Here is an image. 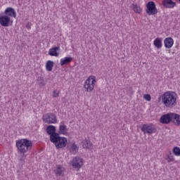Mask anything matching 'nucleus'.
<instances>
[{
    "label": "nucleus",
    "mask_w": 180,
    "mask_h": 180,
    "mask_svg": "<svg viewBox=\"0 0 180 180\" xmlns=\"http://www.w3.org/2000/svg\"><path fill=\"white\" fill-rule=\"evenodd\" d=\"M162 103L166 108H172L176 106V94L175 92L167 91L162 96Z\"/></svg>",
    "instance_id": "1"
},
{
    "label": "nucleus",
    "mask_w": 180,
    "mask_h": 180,
    "mask_svg": "<svg viewBox=\"0 0 180 180\" xmlns=\"http://www.w3.org/2000/svg\"><path fill=\"white\" fill-rule=\"evenodd\" d=\"M16 147L21 154H26L27 151H30L32 150V147H33V142L26 139H19L16 141Z\"/></svg>",
    "instance_id": "2"
},
{
    "label": "nucleus",
    "mask_w": 180,
    "mask_h": 180,
    "mask_svg": "<svg viewBox=\"0 0 180 180\" xmlns=\"http://www.w3.org/2000/svg\"><path fill=\"white\" fill-rule=\"evenodd\" d=\"M95 82H96V77L95 76H90L85 82L84 85V89L86 92H92L95 88Z\"/></svg>",
    "instance_id": "3"
},
{
    "label": "nucleus",
    "mask_w": 180,
    "mask_h": 180,
    "mask_svg": "<svg viewBox=\"0 0 180 180\" xmlns=\"http://www.w3.org/2000/svg\"><path fill=\"white\" fill-rule=\"evenodd\" d=\"M141 130L144 134H153L157 131V128L153 124H144L141 127Z\"/></svg>",
    "instance_id": "4"
},
{
    "label": "nucleus",
    "mask_w": 180,
    "mask_h": 180,
    "mask_svg": "<svg viewBox=\"0 0 180 180\" xmlns=\"http://www.w3.org/2000/svg\"><path fill=\"white\" fill-rule=\"evenodd\" d=\"M146 13L149 15V16L158 13V9H157L154 1H149L146 4Z\"/></svg>",
    "instance_id": "5"
},
{
    "label": "nucleus",
    "mask_w": 180,
    "mask_h": 180,
    "mask_svg": "<svg viewBox=\"0 0 180 180\" xmlns=\"http://www.w3.org/2000/svg\"><path fill=\"white\" fill-rule=\"evenodd\" d=\"M42 120L44 123L53 124L54 123H57V117H56L53 113H46L43 115Z\"/></svg>",
    "instance_id": "6"
},
{
    "label": "nucleus",
    "mask_w": 180,
    "mask_h": 180,
    "mask_svg": "<svg viewBox=\"0 0 180 180\" xmlns=\"http://www.w3.org/2000/svg\"><path fill=\"white\" fill-rule=\"evenodd\" d=\"M13 21L11 19V17L6 15H0V25L4 27H9V26H12Z\"/></svg>",
    "instance_id": "7"
},
{
    "label": "nucleus",
    "mask_w": 180,
    "mask_h": 180,
    "mask_svg": "<svg viewBox=\"0 0 180 180\" xmlns=\"http://www.w3.org/2000/svg\"><path fill=\"white\" fill-rule=\"evenodd\" d=\"M160 122L163 124H168V123H171V122H172V112L163 115L160 117Z\"/></svg>",
    "instance_id": "8"
},
{
    "label": "nucleus",
    "mask_w": 180,
    "mask_h": 180,
    "mask_svg": "<svg viewBox=\"0 0 180 180\" xmlns=\"http://www.w3.org/2000/svg\"><path fill=\"white\" fill-rule=\"evenodd\" d=\"M84 165V160L82 158H79L78 157H76L73 159L72 165L73 168H75L76 169H79L81 167Z\"/></svg>",
    "instance_id": "9"
},
{
    "label": "nucleus",
    "mask_w": 180,
    "mask_h": 180,
    "mask_svg": "<svg viewBox=\"0 0 180 180\" xmlns=\"http://www.w3.org/2000/svg\"><path fill=\"white\" fill-rule=\"evenodd\" d=\"M68 143V140L67 139V138L60 136L59 141H58V143L55 145V146L57 149L64 148V147L67 146Z\"/></svg>",
    "instance_id": "10"
},
{
    "label": "nucleus",
    "mask_w": 180,
    "mask_h": 180,
    "mask_svg": "<svg viewBox=\"0 0 180 180\" xmlns=\"http://www.w3.org/2000/svg\"><path fill=\"white\" fill-rule=\"evenodd\" d=\"M4 15H6V16H8L9 18H16V11H15L13 8L8 7L4 11Z\"/></svg>",
    "instance_id": "11"
},
{
    "label": "nucleus",
    "mask_w": 180,
    "mask_h": 180,
    "mask_svg": "<svg viewBox=\"0 0 180 180\" xmlns=\"http://www.w3.org/2000/svg\"><path fill=\"white\" fill-rule=\"evenodd\" d=\"M162 5L165 8H172L176 6V3L172 1V0H163Z\"/></svg>",
    "instance_id": "12"
},
{
    "label": "nucleus",
    "mask_w": 180,
    "mask_h": 180,
    "mask_svg": "<svg viewBox=\"0 0 180 180\" xmlns=\"http://www.w3.org/2000/svg\"><path fill=\"white\" fill-rule=\"evenodd\" d=\"M164 44L166 49H171L174 46V39L172 37H167L165 39Z\"/></svg>",
    "instance_id": "13"
},
{
    "label": "nucleus",
    "mask_w": 180,
    "mask_h": 180,
    "mask_svg": "<svg viewBox=\"0 0 180 180\" xmlns=\"http://www.w3.org/2000/svg\"><path fill=\"white\" fill-rule=\"evenodd\" d=\"M172 123H174L175 126H180V115L178 114L172 113Z\"/></svg>",
    "instance_id": "14"
},
{
    "label": "nucleus",
    "mask_w": 180,
    "mask_h": 180,
    "mask_svg": "<svg viewBox=\"0 0 180 180\" xmlns=\"http://www.w3.org/2000/svg\"><path fill=\"white\" fill-rule=\"evenodd\" d=\"M46 133L50 136V137L56 134L57 132H56V127L53 125L48 126L46 127Z\"/></svg>",
    "instance_id": "15"
},
{
    "label": "nucleus",
    "mask_w": 180,
    "mask_h": 180,
    "mask_svg": "<svg viewBox=\"0 0 180 180\" xmlns=\"http://www.w3.org/2000/svg\"><path fill=\"white\" fill-rule=\"evenodd\" d=\"M61 139V136H60V134L56 133L54 135H52L50 136V141L56 146L58 143L59 139Z\"/></svg>",
    "instance_id": "16"
},
{
    "label": "nucleus",
    "mask_w": 180,
    "mask_h": 180,
    "mask_svg": "<svg viewBox=\"0 0 180 180\" xmlns=\"http://www.w3.org/2000/svg\"><path fill=\"white\" fill-rule=\"evenodd\" d=\"M60 47L56 46L53 47L49 51V56H54V57H58V53L57 51H59Z\"/></svg>",
    "instance_id": "17"
},
{
    "label": "nucleus",
    "mask_w": 180,
    "mask_h": 180,
    "mask_svg": "<svg viewBox=\"0 0 180 180\" xmlns=\"http://www.w3.org/2000/svg\"><path fill=\"white\" fill-rule=\"evenodd\" d=\"M72 61V58L71 57H65V58L60 59V65L63 67L64 65H67V64H70Z\"/></svg>",
    "instance_id": "18"
},
{
    "label": "nucleus",
    "mask_w": 180,
    "mask_h": 180,
    "mask_svg": "<svg viewBox=\"0 0 180 180\" xmlns=\"http://www.w3.org/2000/svg\"><path fill=\"white\" fill-rule=\"evenodd\" d=\"M59 133L60 134H67V126L63 122H60L59 127Z\"/></svg>",
    "instance_id": "19"
},
{
    "label": "nucleus",
    "mask_w": 180,
    "mask_h": 180,
    "mask_svg": "<svg viewBox=\"0 0 180 180\" xmlns=\"http://www.w3.org/2000/svg\"><path fill=\"white\" fill-rule=\"evenodd\" d=\"M153 44L157 49H161L162 47V41L160 38H156L153 41Z\"/></svg>",
    "instance_id": "20"
},
{
    "label": "nucleus",
    "mask_w": 180,
    "mask_h": 180,
    "mask_svg": "<svg viewBox=\"0 0 180 180\" xmlns=\"http://www.w3.org/2000/svg\"><path fill=\"white\" fill-rule=\"evenodd\" d=\"M53 67H54V62L48 60L46 64V68L47 71H52Z\"/></svg>",
    "instance_id": "21"
},
{
    "label": "nucleus",
    "mask_w": 180,
    "mask_h": 180,
    "mask_svg": "<svg viewBox=\"0 0 180 180\" xmlns=\"http://www.w3.org/2000/svg\"><path fill=\"white\" fill-rule=\"evenodd\" d=\"M131 8L135 13H141V7L137 4H132Z\"/></svg>",
    "instance_id": "22"
},
{
    "label": "nucleus",
    "mask_w": 180,
    "mask_h": 180,
    "mask_svg": "<svg viewBox=\"0 0 180 180\" xmlns=\"http://www.w3.org/2000/svg\"><path fill=\"white\" fill-rule=\"evenodd\" d=\"M82 146L84 148H88L89 150L92 148V143H91V141H88V140L84 141L83 142Z\"/></svg>",
    "instance_id": "23"
},
{
    "label": "nucleus",
    "mask_w": 180,
    "mask_h": 180,
    "mask_svg": "<svg viewBox=\"0 0 180 180\" xmlns=\"http://www.w3.org/2000/svg\"><path fill=\"white\" fill-rule=\"evenodd\" d=\"M63 172H64V167L61 166H58L55 170V174L56 175H58L59 176H61V175H63Z\"/></svg>",
    "instance_id": "24"
},
{
    "label": "nucleus",
    "mask_w": 180,
    "mask_h": 180,
    "mask_svg": "<svg viewBox=\"0 0 180 180\" xmlns=\"http://www.w3.org/2000/svg\"><path fill=\"white\" fill-rule=\"evenodd\" d=\"M37 83L39 86H44V85H46V82L44 81V79L41 77H38Z\"/></svg>",
    "instance_id": "25"
},
{
    "label": "nucleus",
    "mask_w": 180,
    "mask_h": 180,
    "mask_svg": "<svg viewBox=\"0 0 180 180\" xmlns=\"http://www.w3.org/2000/svg\"><path fill=\"white\" fill-rule=\"evenodd\" d=\"M77 151H78V146L75 145V143H72L70 146V152L73 153V154L77 153Z\"/></svg>",
    "instance_id": "26"
},
{
    "label": "nucleus",
    "mask_w": 180,
    "mask_h": 180,
    "mask_svg": "<svg viewBox=\"0 0 180 180\" xmlns=\"http://www.w3.org/2000/svg\"><path fill=\"white\" fill-rule=\"evenodd\" d=\"M173 154L176 157H180V148L179 147H174L173 148Z\"/></svg>",
    "instance_id": "27"
},
{
    "label": "nucleus",
    "mask_w": 180,
    "mask_h": 180,
    "mask_svg": "<svg viewBox=\"0 0 180 180\" xmlns=\"http://www.w3.org/2000/svg\"><path fill=\"white\" fill-rule=\"evenodd\" d=\"M167 162H173V161L175 160V159L174 158V155H172V153H169L167 155Z\"/></svg>",
    "instance_id": "28"
},
{
    "label": "nucleus",
    "mask_w": 180,
    "mask_h": 180,
    "mask_svg": "<svg viewBox=\"0 0 180 180\" xmlns=\"http://www.w3.org/2000/svg\"><path fill=\"white\" fill-rule=\"evenodd\" d=\"M143 98L146 101H148V102H150V101H151V96L150 94H145L143 96Z\"/></svg>",
    "instance_id": "29"
},
{
    "label": "nucleus",
    "mask_w": 180,
    "mask_h": 180,
    "mask_svg": "<svg viewBox=\"0 0 180 180\" xmlns=\"http://www.w3.org/2000/svg\"><path fill=\"white\" fill-rule=\"evenodd\" d=\"M128 92L129 95L131 96V95H133V94L134 93V91H133V88L131 87L128 88Z\"/></svg>",
    "instance_id": "30"
},
{
    "label": "nucleus",
    "mask_w": 180,
    "mask_h": 180,
    "mask_svg": "<svg viewBox=\"0 0 180 180\" xmlns=\"http://www.w3.org/2000/svg\"><path fill=\"white\" fill-rule=\"evenodd\" d=\"M53 98H57V96H58V93H57V91H53Z\"/></svg>",
    "instance_id": "31"
},
{
    "label": "nucleus",
    "mask_w": 180,
    "mask_h": 180,
    "mask_svg": "<svg viewBox=\"0 0 180 180\" xmlns=\"http://www.w3.org/2000/svg\"><path fill=\"white\" fill-rule=\"evenodd\" d=\"M21 164H25V158H20Z\"/></svg>",
    "instance_id": "32"
},
{
    "label": "nucleus",
    "mask_w": 180,
    "mask_h": 180,
    "mask_svg": "<svg viewBox=\"0 0 180 180\" xmlns=\"http://www.w3.org/2000/svg\"><path fill=\"white\" fill-rule=\"evenodd\" d=\"M27 27L28 29H30V26H27Z\"/></svg>",
    "instance_id": "33"
},
{
    "label": "nucleus",
    "mask_w": 180,
    "mask_h": 180,
    "mask_svg": "<svg viewBox=\"0 0 180 180\" xmlns=\"http://www.w3.org/2000/svg\"><path fill=\"white\" fill-rule=\"evenodd\" d=\"M179 2H180V0H179Z\"/></svg>",
    "instance_id": "34"
}]
</instances>
